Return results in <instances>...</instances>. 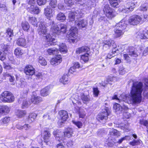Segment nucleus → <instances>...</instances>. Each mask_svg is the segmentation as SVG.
Listing matches in <instances>:
<instances>
[{
	"instance_id": "nucleus-11",
	"label": "nucleus",
	"mask_w": 148,
	"mask_h": 148,
	"mask_svg": "<svg viewBox=\"0 0 148 148\" xmlns=\"http://www.w3.org/2000/svg\"><path fill=\"white\" fill-rule=\"evenodd\" d=\"M0 101L4 102H9V92L8 91H5L0 95Z\"/></svg>"
},
{
	"instance_id": "nucleus-63",
	"label": "nucleus",
	"mask_w": 148,
	"mask_h": 148,
	"mask_svg": "<svg viewBox=\"0 0 148 148\" xmlns=\"http://www.w3.org/2000/svg\"><path fill=\"white\" fill-rule=\"evenodd\" d=\"M148 8V6H141L140 8V10L141 11H146Z\"/></svg>"
},
{
	"instance_id": "nucleus-45",
	"label": "nucleus",
	"mask_w": 148,
	"mask_h": 148,
	"mask_svg": "<svg viewBox=\"0 0 148 148\" xmlns=\"http://www.w3.org/2000/svg\"><path fill=\"white\" fill-rule=\"evenodd\" d=\"M38 62L43 66H45L47 64V62L44 58L42 56H40L38 58Z\"/></svg>"
},
{
	"instance_id": "nucleus-35",
	"label": "nucleus",
	"mask_w": 148,
	"mask_h": 148,
	"mask_svg": "<svg viewBox=\"0 0 148 148\" xmlns=\"http://www.w3.org/2000/svg\"><path fill=\"white\" fill-rule=\"evenodd\" d=\"M25 111L17 110L15 112V114L18 117L21 118L24 117L26 114Z\"/></svg>"
},
{
	"instance_id": "nucleus-14",
	"label": "nucleus",
	"mask_w": 148,
	"mask_h": 148,
	"mask_svg": "<svg viewBox=\"0 0 148 148\" xmlns=\"http://www.w3.org/2000/svg\"><path fill=\"white\" fill-rule=\"evenodd\" d=\"M62 61L61 56L59 55L58 56L52 58L51 60L50 63L53 65H57L60 64Z\"/></svg>"
},
{
	"instance_id": "nucleus-29",
	"label": "nucleus",
	"mask_w": 148,
	"mask_h": 148,
	"mask_svg": "<svg viewBox=\"0 0 148 148\" xmlns=\"http://www.w3.org/2000/svg\"><path fill=\"white\" fill-rule=\"evenodd\" d=\"M81 98L83 102L84 103H87L90 101V98L89 95H85L84 94H81Z\"/></svg>"
},
{
	"instance_id": "nucleus-27",
	"label": "nucleus",
	"mask_w": 148,
	"mask_h": 148,
	"mask_svg": "<svg viewBox=\"0 0 148 148\" xmlns=\"http://www.w3.org/2000/svg\"><path fill=\"white\" fill-rule=\"evenodd\" d=\"M111 6L113 8H117L119 7V3L120 0H109Z\"/></svg>"
},
{
	"instance_id": "nucleus-34",
	"label": "nucleus",
	"mask_w": 148,
	"mask_h": 148,
	"mask_svg": "<svg viewBox=\"0 0 148 148\" xmlns=\"http://www.w3.org/2000/svg\"><path fill=\"white\" fill-rule=\"evenodd\" d=\"M36 116L37 115L35 113H32L29 114L27 119V122L29 123L32 122L34 121Z\"/></svg>"
},
{
	"instance_id": "nucleus-4",
	"label": "nucleus",
	"mask_w": 148,
	"mask_h": 148,
	"mask_svg": "<svg viewBox=\"0 0 148 148\" xmlns=\"http://www.w3.org/2000/svg\"><path fill=\"white\" fill-rule=\"evenodd\" d=\"M110 113V110L108 108H106L102 110V111L98 114L97 119L98 120L104 123L108 118V116Z\"/></svg>"
},
{
	"instance_id": "nucleus-51",
	"label": "nucleus",
	"mask_w": 148,
	"mask_h": 148,
	"mask_svg": "<svg viewBox=\"0 0 148 148\" xmlns=\"http://www.w3.org/2000/svg\"><path fill=\"white\" fill-rule=\"evenodd\" d=\"M140 123L146 127L147 131L148 134V122L146 120H141L140 121Z\"/></svg>"
},
{
	"instance_id": "nucleus-20",
	"label": "nucleus",
	"mask_w": 148,
	"mask_h": 148,
	"mask_svg": "<svg viewBox=\"0 0 148 148\" xmlns=\"http://www.w3.org/2000/svg\"><path fill=\"white\" fill-rule=\"evenodd\" d=\"M90 49L87 46H83L77 49L76 52L77 54H79L83 52L88 53Z\"/></svg>"
},
{
	"instance_id": "nucleus-40",
	"label": "nucleus",
	"mask_w": 148,
	"mask_h": 148,
	"mask_svg": "<svg viewBox=\"0 0 148 148\" xmlns=\"http://www.w3.org/2000/svg\"><path fill=\"white\" fill-rule=\"evenodd\" d=\"M59 51L63 53L67 52V50L66 47L64 44L62 43L59 45Z\"/></svg>"
},
{
	"instance_id": "nucleus-18",
	"label": "nucleus",
	"mask_w": 148,
	"mask_h": 148,
	"mask_svg": "<svg viewBox=\"0 0 148 148\" xmlns=\"http://www.w3.org/2000/svg\"><path fill=\"white\" fill-rule=\"evenodd\" d=\"M60 82L63 84H68L70 82V79L68 75H63L60 79Z\"/></svg>"
},
{
	"instance_id": "nucleus-24",
	"label": "nucleus",
	"mask_w": 148,
	"mask_h": 148,
	"mask_svg": "<svg viewBox=\"0 0 148 148\" xmlns=\"http://www.w3.org/2000/svg\"><path fill=\"white\" fill-rule=\"evenodd\" d=\"M9 111V107L6 106H0V114H5Z\"/></svg>"
},
{
	"instance_id": "nucleus-54",
	"label": "nucleus",
	"mask_w": 148,
	"mask_h": 148,
	"mask_svg": "<svg viewBox=\"0 0 148 148\" xmlns=\"http://www.w3.org/2000/svg\"><path fill=\"white\" fill-rule=\"evenodd\" d=\"M28 91V89H24L23 91L21 92V95L22 97H21L25 98Z\"/></svg>"
},
{
	"instance_id": "nucleus-30",
	"label": "nucleus",
	"mask_w": 148,
	"mask_h": 148,
	"mask_svg": "<svg viewBox=\"0 0 148 148\" xmlns=\"http://www.w3.org/2000/svg\"><path fill=\"white\" fill-rule=\"evenodd\" d=\"M113 108L115 111L117 113H120L122 112V108L120 105L118 103H115L113 106Z\"/></svg>"
},
{
	"instance_id": "nucleus-36",
	"label": "nucleus",
	"mask_w": 148,
	"mask_h": 148,
	"mask_svg": "<svg viewBox=\"0 0 148 148\" xmlns=\"http://www.w3.org/2000/svg\"><path fill=\"white\" fill-rule=\"evenodd\" d=\"M60 27V33H64L67 31V25L61 23L58 25Z\"/></svg>"
},
{
	"instance_id": "nucleus-50",
	"label": "nucleus",
	"mask_w": 148,
	"mask_h": 148,
	"mask_svg": "<svg viewBox=\"0 0 148 148\" xmlns=\"http://www.w3.org/2000/svg\"><path fill=\"white\" fill-rule=\"evenodd\" d=\"M93 92L94 97H97L98 96L99 91L97 87H93Z\"/></svg>"
},
{
	"instance_id": "nucleus-55",
	"label": "nucleus",
	"mask_w": 148,
	"mask_h": 148,
	"mask_svg": "<svg viewBox=\"0 0 148 148\" xmlns=\"http://www.w3.org/2000/svg\"><path fill=\"white\" fill-rule=\"evenodd\" d=\"M9 122V117H5L2 121H0V123L2 124H5L8 123Z\"/></svg>"
},
{
	"instance_id": "nucleus-44",
	"label": "nucleus",
	"mask_w": 148,
	"mask_h": 148,
	"mask_svg": "<svg viewBox=\"0 0 148 148\" xmlns=\"http://www.w3.org/2000/svg\"><path fill=\"white\" fill-rule=\"evenodd\" d=\"M14 54L16 56L19 57L23 54V51L20 48L18 47L15 49Z\"/></svg>"
},
{
	"instance_id": "nucleus-43",
	"label": "nucleus",
	"mask_w": 148,
	"mask_h": 148,
	"mask_svg": "<svg viewBox=\"0 0 148 148\" xmlns=\"http://www.w3.org/2000/svg\"><path fill=\"white\" fill-rule=\"evenodd\" d=\"M133 49V48H132V49H129L128 53V55L133 57H137L138 56V54Z\"/></svg>"
},
{
	"instance_id": "nucleus-26",
	"label": "nucleus",
	"mask_w": 148,
	"mask_h": 148,
	"mask_svg": "<svg viewBox=\"0 0 148 148\" xmlns=\"http://www.w3.org/2000/svg\"><path fill=\"white\" fill-rule=\"evenodd\" d=\"M73 130L72 128H68L67 129L66 131L64 132L65 138L66 137L69 138L71 137L73 135Z\"/></svg>"
},
{
	"instance_id": "nucleus-59",
	"label": "nucleus",
	"mask_w": 148,
	"mask_h": 148,
	"mask_svg": "<svg viewBox=\"0 0 148 148\" xmlns=\"http://www.w3.org/2000/svg\"><path fill=\"white\" fill-rule=\"evenodd\" d=\"M5 55L3 52L0 51V60H3L5 58Z\"/></svg>"
},
{
	"instance_id": "nucleus-1",
	"label": "nucleus",
	"mask_w": 148,
	"mask_h": 148,
	"mask_svg": "<svg viewBox=\"0 0 148 148\" xmlns=\"http://www.w3.org/2000/svg\"><path fill=\"white\" fill-rule=\"evenodd\" d=\"M143 87V84L141 82H133L130 94L125 97L128 103L138 104L141 102Z\"/></svg>"
},
{
	"instance_id": "nucleus-25",
	"label": "nucleus",
	"mask_w": 148,
	"mask_h": 148,
	"mask_svg": "<svg viewBox=\"0 0 148 148\" xmlns=\"http://www.w3.org/2000/svg\"><path fill=\"white\" fill-rule=\"evenodd\" d=\"M59 29V25L55 24L51 27V32L53 34H58L60 33Z\"/></svg>"
},
{
	"instance_id": "nucleus-22",
	"label": "nucleus",
	"mask_w": 148,
	"mask_h": 148,
	"mask_svg": "<svg viewBox=\"0 0 148 148\" xmlns=\"http://www.w3.org/2000/svg\"><path fill=\"white\" fill-rule=\"evenodd\" d=\"M52 10L49 7H47L45 9V14L47 18L49 19L53 16Z\"/></svg>"
},
{
	"instance_id": "nucleus-13",
	"label": "nucleus",
	"mask_w": 148,
	"mask_h": 148,
	"mask_svg": "<svg viewBox=\"0 0 148 148\" xmlns=\"http://www.w3.org/2000/svg\"><path fill=\"white\" fill-rule=\"evenodd\" d=\"M88 23L86 20L83 19L80 21H75V25L77 26L79 28H82L86 27Z\"/></svg>"
},
{
	"instance_id": "nucleus-41",
	"label": "nucleus",
	"mask_w": 148,
	"mask_h": 148,
	"mask_svg": "<svg viewBox=\"0 0 148 148\" xmlns=\"http://www.w3.org/2000/svg\"><path fill=\"white\" fill-rule=\"evenodd\" d=\"M83 12V10L81 9H78L75 11L74 12L77 19L83 16L84 14Z\"/></svg>"
},
{
	"instance_id": "nucleus-31",
	"label": "nucleus",
	"mask_w": 148,
	"mask_h": 148,
	"mask_svg": "<svg viewBox=\"0 0 148 148\" xmlns=\"http://www.w3.org/2000/svg\"><path fill=\"white\" fill-rule=\"evenodd\" d=\"M59 115L61 116L62 119L64 120H66L68 118V115L67 112L64 110L60 111L59 112Z\"/></svg>"
},
{
	"instance_id": "nucleus-5",
	"label": "nucleus",
	"mask_w": 148,
	"mask_h": 148,
	"mask_svg": "<svg viewBox=\"0 0 148 148\" xmlns=\"http://www.w3.org/2000/svg\"><path fill=\"white\" fill-rule=\"evenodd\" d=\"M71 30L70 33L66 35V37L69 38L70 42H77L79 39L78 36L77 29L72 28Z\"/></svg>"
},
{
	"instance_id": "nucleus-28",
	"label": "nucleus",
	"mask_w": 148,
	"mask_h": 148,
	"mask_svg": "<svg viewBox=\"0 0 148 148\" xmlns=\"http://www.w3.org/2000/svg\"><path fill=\"white\" fill-rule=\"evenodd\" d=\"M49 87H46L41 90L40 94L42 96L46 97L49 95Z\"/></svg>"
},
{
	"instance_id": "nucleus-9",
	"label": "nucleus",
	"mask_w": 148,
	"mask_h": 148,
	"mask_svg": "<svg viewBox=\"0 0 148 148\" xmlns=\"http://www.w3.org/2000/svg\"><path fill=\"white\" fill-rule=\"evenodd\" d=\"M102 45L103 49L105 50L110 48L111 46L115 47V44L113 40H108L103 41Z\"/></svg>"
},
{
	"instance_id": "nucleus-39",
	"label": "nucleus",
	"mask_w": 148,
	"mask_h": 148,
	"mask_svg": "<svg viewBox=\"0 0 148 148\" xmlns=\"http://www.w3.org/2000/svg\"><path fill=\"white\" fill-rule=\"evenodd\" d=\"M21 26L23 29L25 31H27L30 27L29 23L26 21H24L22 22Z\"/></svg>"
},
{
	"instance_id": "nucleus-56",
	"label": "nucleus",
	"mask_w": 148,
	"mask_h": 148,
	"mask_svg": "<svg viewBox=\"0 0 148 148\" xmlns=\"http://www.w3.org/2000/svg\"><path fill=\"white\" fill-rule=\"evenodd\" d=\"M75 143L72 140H70L67 143V146L69 148H72L73 147Z\"/></svg>"
},
{
	"instance_id": "nucleus-7",
	"label": "nucleus",
	"mask_w": 148,
	"mask_h": 148,
	"mask_svg": "<svg viewBox=\"0 0 148 148\" xmlns=\"http://www.w3.org/2000/svg\"><path fill=\"white\" fill-rule=\"evenodd\" d=\"M103 11L106 16L108 18H111L114 17L113 10L108 5H106L104 6Z\"/></svg>"
},
{
	"instance_id": "nucleus-38",
	"label": "nucleus",
	"mask_w": 148,
	"mask_h": 148,
	"mask_svg": "<svg viewBox=\"0 0 148 148\" xmlns=\"http://www.w3.org/2000/svg\"><path fill=\"white\" fill-rule=\"evenodd\" d=\"M116 80V78L114 77H109L107 79H106V82H105L104 83H103L102 82L100 84L101 86L104 87L105 86V84H109L111 85L112 84H111L110 83H109L110 82H113L114 81V80Z\"/></svg>"
},
{
	"instance_id": "nucleus-60",
	"label": "nucleus",
	"mask_w": 148,
	"mask_h": 148,
	"mask_svg": "<svg viewBox=\"0 0 148 148\" xmlns=\"http://www.w3.org/2000/svg\"><path fill=\"white\" fill-rule=\"evenodd\" d=\"M76 71V69L74 68V66L71 67L69 70V73L71 74L74 73Z\"/></svg>"
},
{
	"instance_id": "nucleus-23",
	"label": "nucleus",
	"mask_w": 148,
	"mask_h": 148,
	"mask_svg": "<svg viewBox=\"0 0 148 148\" xmlns=\"http://www.w3.org/2000/svg\"><path fill=\"white\" fill-rule=\"evenodd\" d=\"M17 44L19 46L24 47L26 45V43L25 38L21 37L18 38L16 41Z\"/></svg>"
},
{
	"instance_id": "nucleus-17",
	"label": "nucleus",
	"mask_w": 148,
	"mask_h": 148,
	"mask_svg": "<svg viewBox=\"0 0 148 148\" xmlns=\"http://www.w3.org/2000/svg\"><path fill=\"white\" fill-rule=\"evenodd\" d=\"M18 103L21 104L22 108H24L29 106V104L25 98L20 97L18 100Z\"/></svg>"
},
{
	"instance_id": "nucleus-3",
	"label": "nucleus",
	"mask_w": 148,
	"mask_h": 148,
	"mask_svg": "<svg viewBox=\"0 0 148 148\" xmlns=\"http://www.w3.org/2000/svg\"><path fill=\"white\" fill-rule=\"evenodd\" d=\"M127 23V21L124 19H122L116 24L114 30L115 36L116 37H119L123 34V31L125 29L126 27Z\"/></svg>"
},
{
	"instance_id": "nucleus-62",
	"label": "nucleus",
	"mask_w": 148,
	"mask_h": 148,
	"mask_svg": "<svg viewBox=\"0 0 148 148\" xmlns=\"http://www.w3.org/2000/svg\"><path fill=\"white\" fill-rule=\"evenodd\" d=\"M138 36L141 39H145L147 38L144 34L143 33H139L138 34Z\"/></svg>"
},
{
	"instance_id": "nucleus-42",
	"label": "nucleus",
	"mask_w": 148,
	"mask_h": 148,
	"mask_svg": "<svg viewBox=\"0 0 148 148\" xmlns=\"http://www.w3.org/2000/svg\"><path fill=\"white\" fill-rule=\"evenodd\" d=\"M76 14L74 12H70L68 14V18L70 21H72L75 20Z\"/></svg>"
},
{
	"instance_id": "nucleus-2",
	"label": "nucleus",
	"mask_w": 148,
	"mask_h": 148,
	"mask_svg": "<svg viewBox=\"0 0 148 148\" xmlns=\"http://www.w3.org/2000/svg\"><path fill=\"white\" fill-rule=\"evenodd\" d=\"M38 32L40 35L45 37L48 46L54 44L56 39L54 38H52L50 34L46 35L47 29L45 26V23L40 22L39 25Z\"/></svg>"
},
{
	"instance_id": "nucleus-16",
	"label": "nucleus",
	"mask_w": 148,
	"mask_h": 148,
	"mask_svg": "<svg viewBox=\"0 0 148 148\" xmlns=\"http://www.w3.org/2000/svg\"><path fill=\"white\" fill-rule=\"evenodd\" d=\"M44 118H47L48 119L52 121L55 119V116L54 112L52 111H49L47 114H45L43 116Z\"/></svg>"
},
{
	"instance_id": "nucleus-58",
	"label": "nucleus",
	"mask_w": 148,
	"mask_h": 148,
	"mask_svg": "<svg viewBox=\"0 0 148 148\" xmlns=\"http://www.w3.org/2000/svg\"><path fill=\"white\" fill-rule=\"evenodd\" d=\"M73 123L76 125L79 128H80L82 126V123L79 121H73Z\"/></svg>"
},
{
	"instance_id": "nucleus-19",
	"label": "nucleus",
	"mask_w": 148,
	"mask_h": 148,
	"mask_svg": "<svg viewBox=\"0 0 148 148\" xmlns=\"http://www.w3.org/2000/svg\"><path fill=\"white\" fill-rule=\"evenodd\" d=\"M43 139L44 142L47 143L50 140V137L51 134L49 131H44L43 133Z\"/></svg>"
},
{
	"instance_id": "nucleus-6",
	"label": "nucleus",
	"mask_w": 148,
	"mask_h": 148,
	"mask_svg": "<svg viewBox=\"0 0 148 148\" xmlns=\"http://www.w3.org/2000/svg\"><path fill=\"white\" fill-rule=\"evenodd\" d=\"M53 134L56 140L59 141H62L64 142V140L66 139L64 132L59 130L54 131Z\"/></svg>"
},
{
	"instance_id": "nucleus-21",
	"label": "nucleus",
	"mask_w": 148,
	"mask_h": 148,
	"mask_svg": "<svg viewBox=\"0 0 148 148\" xmlns=\"http://www.w3.org/2000/svg\"><path fill=\"white\" fill-rule=\"evenodd\" d=\"M29 11L32 13L37 14L40 12L38 8L35 5H31L29 9Z\"/></svg>"
},
{
	"instance_id": "nucleus-48",
	"label": "nucleus",
	"mask_w": 148,
	"mask_h": 148,
	"mask_svg": "<svg viewBox=\"0 0 148 148\" xmlns=\"http://www.w3.org/2000/svg\"><path fill=\"white\" fill-rule=\"evenodd\" d=\"M141 142V140L140 139L134 140L133 141L130 142V144L133 146H136L140 145Z\"/></svg>"
},
{
	"instance_id": "nucleus-37",
	"label": "nucleus",
	"mask_w": 148,
	"mask_h": 148,
	"mask_svg": "<svg viewBox=\"0 0 148 148\" xmlns=\"http://www.w3.org/2000/svg\"><path fill=\"white\" fill-rule=\"evenodd\" d=\"M56 18L58 20L63 21L66 20V17L64 14L60 12L57 14Z\"/></svg>"
},
{
	"instance_id": "nucleus-47",
	"label": "nucleus",
	"mask_w": 148,
	"mask_h": 148,
	"mask_svg": "<svg viewBox=\"0 0 148 148\" xmlns=\"http://www.w3.org/2000/svg\"><path fill=\"white\" fill-rule=\"evenodd\" d=\"M64 2L68 7H71L74 4V0H64Z\"/></svg>"
},
{
	"instance_id": "nucleus-49",
	"label": "nucleus",
	"mask_w": 148,
	"mask_h": 148,
	"mask_svg": "<svg viewBox=\"0 0 148 148\" xmlns=\"http://www.w3.org/2000/svg\"><path fill=\"white\" fill-rule=\"evenodd\" d=\"M88 55V53H87L82 55L81 57V60H82L84 62L88 61L89 60Z\"/></svg>"
},
{
	"instance_id": "nucleus-52",
	"label": "nucleus",
	"mask_w": 148,
	"mask_h": 148,
	"mask_svg": "<svg viewBox=\"0 0 148 148\" xmlns=\"http://www.w3.org/2000/svg\"><path fill=\"white\" fill-rule=\"evenodd\" d=\"M131 139V137L130 136H125V137L121 138L118 141V143H121L124 140H129Z\"/></svg>"
},
{
	"instance_id": "nucleus-10",
	"label": "nucleus",
	"mask_w": 148,
	"mask_h": 148,
	"mask_svg": "<svg viewBox=\"0 0 148 148\" xmlns=\"http://www.w3.org/2000/svg\"><path fill=\"white\" fill-rule=\"evenodd\" d=\"M31 100L32 103L35 104H38L43 101L42 97L37 96L35 92H33Z\"/></svg>"
},
{
	"instance_id": "nucleus-33",
	"label": "nucleus",
	"mask_w": 148,
	"mask_h": 148,
	"mask_svg": "<svg viewBox=\"0 0 148 148\" xmlns=\"http://www.w3.org/2000/svg\"><path fill=\"white\" fill-rule=\"evenodd\" d=\"M28 20L29 22L34 26L37 27L38 21L36 18L33 16L29 17Z\"/></svg>"
},
{
	"instance_id": "nucleus-8",
	"label": "nucleus",
	"mask_w": 148,
	"mask_h": 148,
	"mask_svg": "<svg viewBox=\"0 0 148 148\" xmlns=\"http://www.w3.org/2000/svg\"><path fill=\"white\" fill-rule=\"evenodd\" d=\"M142 20L141 17L138 15L132 16L129 19V23L133 25H136L139 23Z\"/></svg>"
},
{
	"instance_id": "nucleus-15",
	"label": "nucleus",
	"mask_w": 148,
	"mask_h": 148,
	"mask_svg": "<svg viewBox=\"0 0 148 148\" xmlns=\"http://www.w3.org/2000/svg\"><path fill=\"white\" fill-rule=\"evenodd\" d=\"M24 72L26 74H34L35 73V69L32 66L28 65L25 67Z\"/></svg>"
},
{
	"instance_id": "nucleus-61",
	"label": "nucleus",
	"mask_w": 148,
	"mask_h": 148,
	"mask_svg": "<svg viewBox=\"0 0 148 148\" xmlns=\"http://www.w3.org/2000/svg\"><path fill=\"white\" fill-rule=\"evenodd\" d=\"M112 99H116L117 100H119V102L120 103L122 104V102H123V101H125V100H124V99H123L122 100L123 101H120V100L118 98L117 95H114L112 97Z\"/></svg>"
},
{
	"instance_id": "nucleus-64",
	"label": "nucleus",
	"mask_w": 148,
	"mask_h": 148,
	"mask_svg": "<svg viewBox=\"0 0 148 148\" xmlns=\"http://www.w3.org/2000/svg\"><path fill=\"white\" fill-rule=\"evenodd\" d=\"M30 128V126L28 124H25L23 126L22 129H25V130H27Z\"/></svg>"
},
{
	"instance_id": "nucleus-53",
	"label": "nucleus",
	"mask_w": 148,
	"mask_h": 148,
	"mask_svg": "<svg viewBox=\"0 0 148 148\" xmlns=\"http://www.w3.org/2000/svg\"><path fill=\"white\" fill-rule=\"evenodd\" d=\"M57 0H51L50 5L52 8H55L57 6Z\"/></svg>"
},
{
	"instance_id": "nucleus-32",
	"label": "nucleus",
	"mask_w": 148,
	"mask_h": 148,
	"mask_svg": "<svg viewBox=\"0 0 148 148\" xmlns=\"http://www.w3.org/2000/svg\"><path fill=\"white\" fill-rule=\"evenodd\" d=\"M135 7V4L134 3L131 2L128 3L126 5L125 7V10H128L129 11H132Z\"/></svg>"
},
{
	"instance_id": "nucleus-46",
	"label": "nucleus",
	"mask_w": 148,
	"mask_h": 148,
	"mask_svg": "<svg viewBox=\"0 0 148 148\" xmlns=\"http://www.w3.org/2000/svg\"><path fill=\"white\" fill-rule=\"evenodd\" d=\"M109 134L111 136H120L119 132L115 129H112L110 130Z\"/></svg>"
},
{
	"instance_id": "nucleus-57",
	"label": "nucleus",
	"mask_w": 148,
	"mask_h": 148,
	"mask_svg": "<svg viewBox=\"0 0 148 148\" xmlns=\"http://www.w3.org/2000/svg\"><path fill=\"white\" fill-rule=\"evenodd\" d=\"M46 1L47 0H37V3L39 5H45Z\"/></svg>"
},
{
	"instance_id": "nucleus-12",
	"label": "nucleus",
	"mask_w": 148,
	"mask_h": 148,
	"mask_svg": "<svg viewBox=\"0 0 148 148\" xmlns=\"http://www.w3.org/2000/svg\"><path fill=\"white\" fill-rule=\"evenodd\" d=\"M121 51V50L119 48V46L116 47H113L112 52L108 53L107 56L106 58L110 59L115 56L114 54L116 53H119Z\"/></svg>"
}]
</instances>
